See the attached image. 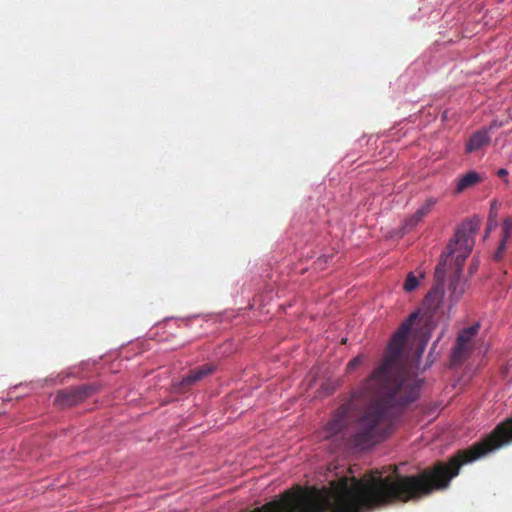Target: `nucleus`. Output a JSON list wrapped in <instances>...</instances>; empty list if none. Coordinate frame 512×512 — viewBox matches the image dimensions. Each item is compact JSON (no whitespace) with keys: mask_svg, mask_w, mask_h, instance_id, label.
Listing matches in <instances>:
<instances>
[{"mask_svg":"<svg viewBox=\"0 0 512 512\" xmlns=\"http://www.w3.org/2000/svg\"><path fill=\"white\" fill-rule=\"evenodd\" d=\"M364 362V356L358 355L350 360L346 366L347 373H351Z\"/></svg>","mask_w":512,"mask_h":512,"instance_id":"2eb2a0df","label":"nucleus"},{"mask_svg":"<svg viewBox=\"0 0 512 512\" xmlns=\"http://www.w3.org/2000/svg\"><path fill=\"white\" fill-rule=\"evenodd\" d=\"M418 317V311L411 313L394 332L379 366L327 423L325 438L340 434L346 446L367 449L391 434L400 411L419 396L420 385L402 366L403 351Z\"/></svg>","mask_w":512,"mask_h":512,"instance_id":"f257e3e1","label":"nucleus"},{"mask_svg":"<svg viewBox=\"0 0 512 512\" xmlns=\"http://www.w3.org/2000/svg\"><path fill=\"white\" fill-rule=\"evenodd\" d=\"M506 244L507 242H504V240H500L499 246L496 252L494 253V259L496 261H500L503 258V255L506 251Z\"/></svg>","mask_w":512,"mask_h":512,"instance_id":"f3484780","label":"nucleus"},{"mask_svg":"<svg viewBox=\"0 0 512 512\" xmlns=\"http://www.w3.org/2000/svg\"><path fill=\"white\" fill-rule=\"evenodd\" d=\"M489 129H480L474 132L465 145L466 153H473L490 144Z\"/></svg>","mask_w":512,"mask_h":512,"instance_id":"1a4fd4ad","label":"nucleus"},{"mask_svg":"<svg viewBox=\"0 0 512 512\" xmlns=\"http://www.w3.org/2000/svg\"><path fill=\"white\" fill-rule=\"evenodd\" d=\"M497 175L501 178H504L508 175V171L504 168H501L497 171Z\"/></svg>","mask_w":512,"mask_h":512,"instance_id":"aec40b11","label":"nucleus"},{"mask_svg":"<svg viewBox=\"0 0 512 512\" xmlns=\"http://www.w3.org/2000/svg\"><path fill=\"white\" fill-rule=\"evenodd\" d=\"M418 284V278L414 275L413 272H410L405 279L403 289L406 292H412L417 288Z\"/></svg>","mask_w":512,"mask_h":512,"instance_id":"4468645a","label":"nucleus"},{"mask_svg":"<svg viewBox=\"0 0 512 512\" xmlns=\"http://www.w3.org/2000/svg\"><path fill=\"white\" fill-rule=\"evenodd\" d=\"M512 236V218L508 217L503 220L501 240L508 242Z\"/></svg>","mask_w":512,"mask_h":512,"instance_id":"ddd939ff","label":"nucleus"},{"mask_svg":"<svg viewBox=\"0 0 512 512\" xmlns=\"http://www.w3.org/2000/svg\"><path fill=\"white\" fill-rule=\"evenodd\" d=\"M436 203L437 200L435 198H428L424 204L416 211L418 219H423L426 217L432 211V208Z\"/></svg>","mask_w":512,"mask_h":512,"instance_id":"f8f14e48","label":"nucleus"},{"mask_svg":"<svg viewBox=\"0 0 512 512\" xmlns=\"http://www.w3.org/2000/svg\"><path fill=\"white\" fill-rule=\"evenodd\" d=\"M477 332L478 326H471L459 333L451 355V361L453 364H460L468 357L471 349V342Z\"/></svg>","mask_w":512,"mask_h":512,"instance_id":"39448f33","label":"nucleus"},{"mask_svg":"<svg viewBox=\"0 0 512 512\" xmlns=\"http://www.w3.org/2000/svg\"><path fill=\"white\" fill-rule=\"evenodd\" d=\"M481 225L478 218H472L463 222L455 232V236L451 239L440 256L439 263L435 268V277L438 280L445 278L446 266L448 261L454 260L455 267L458 271L462 270V266L472 251L474 245V235L477 233Z\"/></svg>","mask_w":512,"mask_h":512,"instance_id":"7ed1b4c3","label":"nucleus"},{"mask_svg":"<svg viewBox=\"0 0 512 512\" xmlns=\"http://www.w3.org/2000/svg\"><path fill=\"white\" fill-rule=\"evenodd\" d=\"M97 391L98 387L94 384L69 387L58 392L55 402L60 407H71L91 397Z\"/></svg>","mask_w":512,"mask_h":512,"instance_id":"20e7f679","label":"nucleus"},{"mask_svg":"<svg viewBox=\"0 0 512 512\" xmlns=\"http://www.w3.org/2000/svg\"><path fill=\"white\" fill-rule=\"evenodd\" d=\"M216 370V366L211 363L204 364L197 368L191 369L182 380L174 384V389L178 393L186 392L197 382L203 380L205 377L211 375Z\"/></svg>","mask_w":512,"mask_h":512,"instance_id":"0eeeda50","label":"nucleus"},{"mask_svg":"<svg viewBox=\"0 0 512 512\" xmlns=\"http://www.w3.org/2000/svg\"><path fill=\"white\" fill-rule=\"evenodd\" d=\"M482 178L476 171H469L465 175L461 176L456 183L455 193L460 194L468 188H471L478 184Z\"/></svg>","mask_w":512,"mask_h":512,"instance_id":"9d476101","label":"nucleus"},{"mask_svg":"<svg viewBox=\"0 0 512 512\" xmlns=\"http://www.w3.org/2000/svg\"><path fill=\"white\" fill-rule=\"evenodd\" d=\"M423 219H418L417 213L415 212L413 215L408 217L405 221L404 228L408 231L412 230L418 223H420Z\"/></svg>","mask_w":512,"mask_h":512,"instance_id":"dca6fc26","label":"nucleus"},{"mask_svg":"<svg viewBox=\"0 0 512 512\" xmlns=\"http://www.w3.org/2000/svg\"><path fill=\"white\" fill-rule=\"evenodd\" d=\"M437 281V285L433 287L425 296L424 299V306L431 312L434 313L441 305L443 297H444V289H443V281L438 280L435 277Z\"/></svg>","mask_w":512,"mask_h":512,"instance_id":"6e6552de","label":"nucleus"},{"mask_svg":"<svg viewBox=\"0 0 512 512\" xmlns=\"http://www.w3.org/2000/svg\"><path fill=\"white\" fill-rule=\"evenodd\" d=\"M460 273L461 271H458V267H455V275L451 278L448 286L450 299L453 303H456L464 292V289L460 284Z\"/></svg>","mask_w":512,"mask_h":512,"instance_id":"9b49d317","label":"nucleus"},{"mask_svg":"<svg viewBox=\"0 0 512 512\" xmlns=\"http://www.w3.org/2000/svg\"><path fill=\"white\" fill-rule=\"evenodd\" d=\"M504 125L503 122L501 121H498V120H493L490 125L488 127H486L485 129H489V133L495 129H498L500 127H502Z\"/></svg>","mask_w":512,"mask_h":512,"instance_id":"a211bd4d","label":"nucleus"},{"mask_svg":"<svg viewBox=\"0 0 512 512\" xmlns=\"http://www.w3.org/2000/svg\"><path fill=\"white\" fill-rule=\"evenodd\" d=\"M216 370V366L211 363L204 364L197 368L191 369L182 380L174 384V389L178 393L186 392L197 382L203 380L205 377L211 375Z\"/></svg>","mask_w":512,"mask_h":512,"instance_id":"423d86ee","label":"nucleus"},{"mask_svg":"<svg viewBox=\"0 0 512 512\" xmlns=\"http://www.w3.org/2000/svg\"><path fill=\"white\" fill-rule=\"evenodd\" d=\"M496 226H497V222L495 220V216H492V214H490L489 220H488V225H487V233L489 231H491L493 228H495Z\"/></svg>","mask_w":512,"mask_h":512,"instance_id":"6ab92c4d","label":"nucleus"},{"mask_svg":"<svg viewBox=\"0 0 512 512\" xmlns=\"http://www.w3.org/2000/svg\"><path fill=\"white\" fill-rule=\"evenodd\" d=\"M512 443V416L471 447L458 451L448 462H437L416 475H402V502L417 501L433 491L446 489L461 467Z\"/></svg>","mask_w":512,"mask_h":512,"instance_id":"f03ea898","label":"nucleus"}]
</instances>
